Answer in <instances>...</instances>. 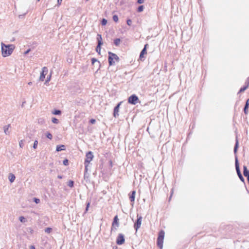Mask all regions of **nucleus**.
I'll list each match as a JSON object with an SVG mask.
<instances>
[{
	"instance_id": "2f4dec72",
	"label": "nucleus",
	"mask_w": 249,
	"mask_h": 249,
	"mask_svg": "<svg viewBox=\"0 0 249 249\" xmlns=\"http://www.w3.org/2000/svg\"><path fill=\"white\" fill-rule=\"evenodd\" d=\"M107 23V20L105 19V18H103L102 20V24L103 25H106Z\"/></svg>"
},
{
	"instance_id": "f704fd0d",
	"label": "nucleus",
	"mask_w": 249,
	"mask_h": 249,
	"mask_svg": "<svg viewBox=\"0 0 249 249\" xmlns=\"http://www.w3.org/2000/svg\"><path fill=\"white\" fill-rule=\"evenodd\" d=\"M68 186H70V187H72L73 186V181H70L68 183Z\"/></svg>"
},
{
	"instance_id": "72a5a7b5",
	"label": "nucleus",
	"mask_w": 249,
	"mask_h": 249,
	"mask_svg": "<svg viewBox=\"0 0 249 249\" xmlns=\"http://www.w3.org/2000/svg\"><path fill=\"white\" fill-rule=\"evenodd\" d=\"M89 206H90V202H89L87 203V206H86V208L85 213H87L88 212Z\"/></svg>"
},
{
	"instance_id": "20e7f679",
	"label": "nucleus",
	"mask_w": 249,
	"mask_h": 249,
	"mask_svg": "<svg viewBox=\"0 0 249 249\" xmlns=\"http://www.w3.org/2000/svg\"><path fill=\"white\" fill-rule=\"evenodd\" d=\"M164 236V231L162 230L160 231L157 239V245L160 249H162Z\"/></svg>"
},
{
	"instance_id": "603ef678",
	"label": "nucleus",
	"mask_w": 249,
	"mask_h": 249,
	"mask_svg": "<svg viewBox=\"0 0 249 249\" xmlns=\"http://www.w3.org/2000/svg\"><path fill=\"white\" fill-rule=\"evenodd\" d=\"M39 0H37V1H39Z\"/></svg>"
},
{
	"instance_id": "4c0bfd02",
	"label": "nucleus",
	"mask_w": 249,
	"mask_h": 249,
	"mask_svg": "<svg viewBox=\"0 0 249 249\" xmlns=\"http://www.w3.org/2000/svg\"><path fill=\"white\" fill-rule=\"evenodd\" d=\"M63 164L65 165H67L68 164V160L66 159L63 160Z\"/></svg>"
},
{
	"instance_id": "4468645a",
	"label": "nucleus",
	"mask_w": 249,
	"mask_h": 249,
	"mask_svg": "<svg viewBox=\"0 0 249 249\" xmlns=\"http://www.w3.org/2000/svg\"><path fill=\"white\" fill-rule=\"evenodd\" d=\"M148 46V44H146L144 46V48L142 49V52H141L140 55V58L142 59L143 57V55L144 54H146V47Z\"/></svg>"
},
{
	"instance_id": "4be33fe9",
	"label": "nucleus",
	"mask_w": 249,
	"mask_h": 249,
	"mask_svg": "<svg viewBox=\"0 0 249 249\" xmlns=\"http://www.w3.org/2000/svg\"><path fill=\"white\" fill-rule=\"evenodd\" d=\"M120 39L119 38H116L114 40V44L116 45V46H118L120 43Z\"/></svg>"
},
{
	"instance_id": "0eeeda50",
	"label": "nucleus",
	"mask_w": 249,
	"mask_h": 249,
	"mask_svg": "<svg viewBox=\"0 0 249 249\" xmlns=\"http://www.w3.org/2000/svg\"><path fill=\"white\" fill-rule=\"evenodd\" d=\"M139 100L138 97L136 95H132L128 98V102L132 105H136Z\"/></svg>"
},
{
	"instance_id": "dca6fc26",
	"label": "nucleus",
	"mask_w": 249,
	"mask_h": 249,
	"mask_svg": "<svg viewBox=\"0 0 249 249\" xmlns=\"http://www.w3.org/2000/svg\"><path fill=\"white\" fill-rule=\"evenodd\" d=\"M15 178H16V177L13 174H12V173L9 174V176H8V179H9V181H10V182H11V183L13 182L14 181V180H15Z\"/></svg>"
},
{
	"instance_id": "49530a36",
	"label": "nucleus",
	"mask_w": 249,
	"mask_h": 249,
	"mask_svg": "<svg viewBox=\"0 0 249 249\" xmlns=\"http://www.w3.org/2000/svg\"><path fill=\"white\" fill-rule=\"evenodd\" d=\"M248 107H249V105H247L246 104V105H245V106L244 108L248 109Z\"/></svg>"
},
{
	"instance_id": "5701e85b",
	"label": "nucleus",
	"mask_w": 249,
	"mask_h": 249,
	"mask_svg": "<svg viewBox=\"0 0 249 249\" xmlns=\"http://www.w3.org/2000/svg\"><path fill=\"white\" fill-rule=\"evenodd\" d=\"M52 121L53 123L54 124H57L59 123V121L58 119H57L56 118L53 117L52 118Z\"/></svg>"
},
{
	"instance_id": "f03ea898",
	"label": "nucleus",
	"mask_w": 249,
	"mask_h": 249,
	"mask_svg": "<svg viewBox=\"0 0 249 249\" xmlns=\"http://www.w3.org/2000/svg\"><path fill=\"white\" fill-rule=\"evenodd\" d=\"M108 54V62L110 66L114 65L116 62L118 61L119 58L116 54L109 52Z\"/></svg>"
},
{
	"instance_id": "8fccbe9b",
	"label": "nucleus",
	"mask_w": 249,
	"mask_h": 249,
	"mask_svg": "<svg viewBox=\"0 0 249 249\" xmlns=\"http://www.w3.org/2000/svg\"><path fill=\"white\" fill-rule=\"evenodd\" d=\"M58 178H62V177H61V176H58Z\"/></svg>"
},
{
	"instance_id": "6ab92c4d",
	"label": "nucleus",
	"mask_w": 249,
	"mask_h": 249,
	"mask_svg": "<svg viewBox=\"0 0 249 249\" xmlns=\"http://www.w3.org/2000/svg\"><path fill=\"white\" fill-rule=\"evenodd\" d=\"M101 42H100L99 43H98V45L96 47V52L99 53V54H100V52H101Z\"/></svg>"
},
{
	"instance_id": "cd10ccee",
	"label": "nucleus",
	"mask_w": 249,
	"mask_h": 249,
	"mask_svg": "<svg viewBox=\"0 0 249 249\" xmlns=\"http://www.w3.org/2000/svg\"><path fill=\"white\" fill-rule=\"evenodd\" d=\"M37 144H38V141L37 140H35L34 142V145H33V148L34 149H36L37 148Z\"/></svg>"
},
{
	"instance_id": "f3484780",
	"label": "nucleus",
	"mask_w": 249,
	"mask_h": 249,
	"mask_svg": "<svg viewBox=\"0 0 249 249\" xmlns=\"http://www.w3.org/2000/svg\"><path fill=\"white\" fill-rule=\"evenodd\" d=\"M244 171L243 174L244 175L247 177V178H248V177H249V171L248 170L246 166H244L243 167Z\"/></svg>"
},
{
	"instance_id": "39448f33",
	"label": "nucleus",
	"mask_w": 249,
	"mask_h": 249,
	"mask_svg": "<svg viewBox=\"0 0 249 249\" xmlns=\"http://www.w3.org/2000/svg\"><path fill=\"white\" fill-rule=\"evenodd\" d=\"M235 168H236V170L237 171V173L238 174V176L239 177V178H240V180L242 181H244V178L243 177L241 172H240V169H239V163H238V160H237V158H236L235 159Z\"/></svg>"
},
{
	"instance_id": "1a4fd4ad",
	"label": "nucleus",
	"mask_w": 249,
	"mask_h": 249,
	"mask_svg": "<svg viewBox=\"0 0 249 249\" xmlns=\"http://www.w3.org/2000/svg\"><path fill=\"white\" fill-rule=\"evenodd\" d=\"M138 218L136 222V223L134 224V228L136 230V231H138V230L140 228L142 222V217L141 216H139V215H137Z\"/></svg>"
},
{
	"instance_id": "c756f323",
	"label": "nucleus",
	"mask_w": 249,
	"mask_h": 249,
	"mask_svg": "<svg viewBox=\"0 0 249 249\" xmlns=\"http://www.w3.org/2000/svg\"><path fill=\"white\" fill-rule=\"evenodd\" d=\"M52 231V229L50 228H47L45 229V231L46 232V233H49L51 232V231Z\"/></svg>"
},
{
	"instance_id": "ea45409f",
	"label": "nucleus",
	"mask_w": 249,
	"mask_h": 249,
	"mask_svg": "<svg viewBox=\"0 0 249 249\" xmlns=\"http://www.w3.org/2000/svg\"><path fill=\"white\" fill-rule=\"evenodd\" d=\"M96 120L95 119H92L90 120V123L92 124H95Z\"/></svg>"
},
{
	"instance_id": "a211bd4d",
	"label": "nucleus",
	"mask_w": 249,
	"mask_h": 249,
	"mask_svg": "<svg viewBox=\"0 0 249 249\" xmlns=\"http://www.w3.org/2000/svg\"><path fill=\"white\" fill-rule=\"evenodd\" d=\"M65 149V146L64 145H57L56 146V150L57 152L64 150Z\"/></svg>"
},
{
	"instance_id": "58836bf2",
	"label": "nucleus",
	"mask_w": 249,
	"mask_h": 249,
	"mask_svg": "<svg viewBox=\"0 0 249 249\" xmlns=\"http://www.w3.org/2000/svg\"><path fill=\"white\" fill-rule=\"evenodd\" d=\"M19 145L20 147H22V146H23V140H21L19 142Z\"/></svg>"
},
{
	"instance_id": "6e6552de",
	"label": "nucleus",
	"mask_w": 249,
	"mask_h": 249,
	"mask_svg": "<svg viewBox=\"0 0 249 249\" xmlns=\"http://www.w3.org/2000/svg\"><path fill=\"white\" fill-rule=\"evenodd\" d=\"M125 239L124 235L122 233L119 234L117 239H116V243L119 245H121L123 244L124 242Z\"/></svg>"
},
{
	"instance_id": "3c124183",
	"label": "nucleus",
	"mask_w": 249,
	"mask_h": 249,
	"mask_svg": "<svg viewBox=\"0 0 249 249\" xmlns=\"http://www.w3.org/2000/svg\"><path fill=\"white\" fill-rule=\"evenodd\" d=\"M248 79H249V78H248Z\"/></svg>"
},
{
	"instance_id": "7ed1b4c3",
	"label": "nucleus",
	"mask_w": 249,
	"mask_h": 249,
	"mask_svg": "<svg viewBox=\"0 0 249 249\" xmlns=\"http://www.w3.org/2000/svg\"><path fill=\"white\" fill-rule=\"evenodd\" d=\"M86 157V158L85 160V171L87 172L89 164L92 160L94 156L92 153L89 151L87 153Z\"/></svg>"
},
{
	"instance_id": "2eb2a0df",
	"label": "nucleus",
	"mask_w": 249,
	"mask_h": 249,
	"mask_svg": "<svg viewBox=\"0 0 249 249\" xmlns=\"http://www.w3.org/2000/svg\"><path fill=\"white\" fill-rule=\"evenodd\" d=\"M135 195H136V191H133L132 192L131 195L129 196V198H130V201L131 202H134V201L135 200Z\"/></svg>"
},
{
	"instance_id": "09e8293b",
	"label": "nucleus",
	"mask_w": 249,
	"mask_h": 249,
	"mask_svg": "<svg viewBox=\"0 0 249 249\" xmlns=\"http://www.w3.org/2000/svg\"><path fill=\"white\" fill-rule=\"evenodd\" d=\"M32 82H30L28 83V85H32Z\"/></svg>"
},
{
	"instance_id": "393cba45",
	"label": "nucleus",
	"mask_w": 249,
	"mask_h": 249,
	"mask_svg": "<svg viewBox=\"0 0 249 249\" xmlns=\"http://www.w3.org/2000/svg\"><path fill=\"white\" fill-rule=\"evenodd\" d=\"M248 86H249V83L248 84V85L246 86L241 88L239 90V92H242L244 91L248 88Z\"/></svg>"
},
{
	"instance_id": "e433bc0d",
	"label": "nucleus",
	"mask_w": 249,
	"mask_h": 249,
	"mask_svg": "<svg viewBox=\"0 0 249 249\" xmlns=\"http://www.w3.org/2000/svg\"><path fill=\"white\" fill-rule=\"evenodd\" d=\"M126 22L127 25L129 26H130L132 24V20L131 19H127Z\"/></svg>"
},
{
	"instance_id": "473e14b6",
	"label": "nucleus",
	"mask_w": 249,
	"mask_h": 249,
	"mask_svg": "<svg viewBox=\"0 0 249 249\" xmlns=\"http://www.w3.org/2000/svg\"><path fill=\"white\" fill-rule=\"evenodd\" d=\"M51 77V74L47 77V79L46 80V81H45V84H47L50 81Z\"/></svg>"
},
{
	"instance_id": "7c9ffc66",
	"label": "nucleus",
	"mask_w": 249,
	"mask_h": 249,
	"mask_svg": "<svg viewBox=\"0 0 249 249\" xmlns=\"http://www.w3.org/2000/svg\"><path fill=\"white\" fill-rule=\"evenodd\" d=\"M113 19L115 22H117L118 21V17L117 15H114L113 16Z\"/></svg>"
},
{
	"instance_id": "c03bdc74",
	"label": "nucleus",
	"mask_w": 249,
	"mask_h": 249,
	"mask_svg": "<svg viewBox=\"0 0 249 249\" xmlns=\"http://www.w3.org/2000/svg\"><path fill=\"white\" fill-rule=\"evenodd\" d=\"M247 111H248V109H247V108H244V112H245V113L247 114Z\"/></svg>"
},
{
	"instance_id": "79ce46f5",
	"label": "nucleus",
	"mask_w": 249,
	"mask_h": 249,
	"mask_svg": "<svg viewBox=\"0 0 249 249\" xmlns=\"http://www.w3.org/2000/svg\"><path fill=\"white\" fill-rule=\"evenodd\" d=\"M62 0H57V3L59 5H60L61 3Z\"/></svg>"
},
{
	"instance_id": "412c9836",
	"label": "nucleus",
	"mask_w": 249,
	"mask_h": 249,
	"mask_svg": "<svg viewBox=\"0 0 249 249\" xmlns=\"http://www.w3.org/2000/svg\"><path fill=\"white\" fill-rule=\"evenodd\" d=\"M19 220L21 222H22V223H25V222L27 221L26 218L23 216H20L19 217Z\"/></svg>"
},
{
	"instance_id": "b1692460",
	"label": "nucleus",
	"mask_w": 249,
	"mask_h": 249,
	"mask_svg": "<svg viewBox=\"0 0 249 249\" xmlns=\"http://www.w3.org/2000/svg\"><path fill=\"white\" fill-rule=\"evenodd\" d=\"M238 146V142L237 140H236L235 145L234 148V152L235 153L237 151V148Z\"/></svg>"
},
{
	"instance_id": "a878e982",
	"label": "nucleus",
	"mask_w": 249,
	"mask_h": 249,
	"mask_svg": "<svg viewBox=\"0 0 249 249\" xmlns=\"http://www.w3.org/2000/svg\"><path fill=\"white\" fill-rule=\"evenodd\" d=\"M46 137H47L48 139H50V140L52 139V138H53V136H52V135L50 133H49V132H47V133H46Z\"/></svg>"
},
{
	"instance_id": "c9c22d12",
	"label": "nucleus",
	"mask_w": 249,
	"mask_h": 249,
	"mask_svg": "<svg viewBox=\"0 0 249 249\" xmlns=\"http://www.w3.org/2000/svg\"><path fill=\"white\" fill-rule=\"evenodd\" d=\"M34 201L36 204H38L40 203V199L37 198H34Z\"/></svg>"
},
{
	"instance_id": "f257e3e1",
	"label": "nucleus",
	"mask_w": 249,
	"mask_h": 249,
	"mask_svg": "<svg viewBox=\"0 0 249 249\" xmlns=\"http://www.w3.org/2000/svg\"><path fill=\"white\" fill-rule=\"evenodd\" d=\"M1 54L4 57L10 55L15 49V46L13 44L6 45L3 42L1 43Z\"/></svg>"
},
{
	"instance_id": "bb28decb",
	"label": "nucleus",
	"mask_w": 249,
	"mask_h": 249,
	"mask_svg": "<svg viewBox=\"0 0 249 249\" xmlns=\"http://www.w3.org/2000/svg\"><path fill=\"white\" fill-rule=\"evenodd\" d=\"M144 6L143 5L140 6L138 8V12H142L143 10Z\"/></svg>"
},
{
	"instance_id": "de8ad7c7",
	"label": "nucleus",
	"mask_w": 249,
	"mask_h": 249,
	"mask_svg": "<svg viewBox=\"0 0 249 249\" xmlns=\"http://www.w3.org/2000/svg\"><path fill=\"white\" fill-rule=\"evenodd\" d=\"M30 51V49L29 50H28L27 51H26L25 52V54H27Z\"/></svg>"
},
{
	"instance_id": "423d86ee",
	"label": "nucleus",
	"mask_w": 249,
	"mask_h": 249,
	"mask_svg": "<svg viewBox=\"0 0 249 249\" xmlns=\"http://www.w3.org/2000/svg\"><path fill=\"white\" fill-rule=\"evenodd\" d=\"M48 72V69L47 67H44L42 69V71L40 73V75L39 77V80L43 81H44L45 76Z\"/></svg>"
},
{
	"instance_id": "aec40b11",
	"label": "nucleus",
	"mask_w": 249,
	"mask_h": 249,
	"mask_svg": "<svg viewBox=\"0 0 249 249\" xmlns=\"http://www.w3.org/2000/svg\"><path fill=\"white\" fill-rule=\"evenodd\" d=\"M97 40H98V43H99L100 42H101V45L103 44V42H102V36L100 34H98L97 35Z\"/></svg>"
},
{
	"instance_id": "a18cd8bd",
	"label": "nucleus",
	"mask_w": 249,
	"mask_h": 249,
	"mask_svg": "<svg viewBox=\"0 0 249 249\" xmlns=\"http://www.w3.org/2000/svg\"><path fill=\"white\" fill-rule=\"evenodd\" d=\"M30 249H35V246H31L30 247Z\"/></svg>"
},
{
	"instance_id": "9d476101",
	"label": "nucleus",
	"mask_w": 249,
	"mask_h": 249,
	"mask_svg": "<svg viewBox=\"0 0 249 249\" xmlns=\"http://www.w3.org/2000/svg\"><path fill=\"white\" fill-rule=\"evenodd\" d=\"M118 218L117 216H115L112 224L111 231L114 229L116 230V228L119 226Z\"/></svg>"
},
{
	"instance_id": "a19ab883",
	"label": "nucleus",
	"mask_w": 249,
	"mask_h": 249,
	"mask_svg": "<svg viewBox=\"0 0 249 249\" xmlns=\"http://www.w3.org/2000/svg\"><path fill=\"white\" fill-rule=\"evenodd\" d=\"M144 1V0H138V3L139 4L143 3Z\"/></svg>"
},
{
	"instance_id": "c85d7f7f",
	"label": "nucleus",
	"mask_w": 249,
	"mask_h": 249,
	"mask_svg": "<svg viewBox=\"0 0 249 249\" xmlns=\"http://www.w3.org/2000/svg\"><path fill=\"white\" fill-rule=\"evenodd\" d=\"M53 114L54 115H59L61 114V111L59 110H55L53 112Z\"/></svg>"
},
{
	"instance_id": "9b49d317",
	"label": "nucleus",
	"mask_w": 249,
	"mask_h": 249,
	"mask_svg": "<svg viewBox=\"0 0 249 249\" xmlns=\"http://www.w3.org/2000/svg\"><path fill=\"white\" fill-rule=\"evenodd\" d=\"M122 104V102H120L114 108V112H113V116L114 117H117L119 116V110L120 106Z\"/></svg>"
},
{
	"instance_id": "ddd939ff",
	"label": "nucleus",
	"mask_w": 249,
	"mask_h": 249,
	"mask_svg": "<svg viewBox=\"0 0 249 249\" xmlns=\"http://www.w3.org/2000/svg\"><path fill=\"white\" fill-rule=\"evenodd\" d=\"M10 127V124H7L3 126L4 133L5 135H9L10 131H9V128Z\"/></svg>"
},
{
	"instance_id": "f8f14e48",
	"label": "nucleus",
	"mask_w": 249,
	"mask_h": 249,
	"mask_svg": "<svg viewBox=\"0 0 249 249\" xmlns=\"http://www.w3.org/2000/svg\"><path fill=\"white\" fill-rule=\"evenodd\" d=\"M91 61L92 65L97 66L98 68V69H99L100 67V62L97 59L94 58H92Z\"/></svg>"
},
{
	"instance_id": "37998d69",
	"label": "nucleus",
	"mask_w": 249,
	"mask_h": 249,
	"mask_svg": "<svg viewBox=\"0 0 249 249\" xmlns=\"http://www.w3.org/2000/svg\"><path fill=\"white\" fill-rule=\"evenodd\" d=\"M247 105H249V98L247 100L246 103Z\"/></svg>"
}]
</instances>
